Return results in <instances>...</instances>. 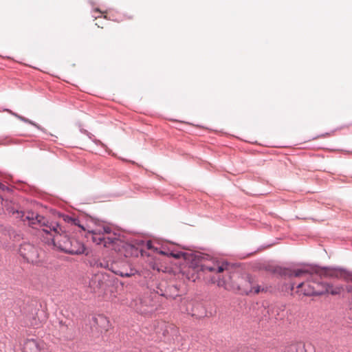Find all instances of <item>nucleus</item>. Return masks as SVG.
<instances>
[{"label": "nucleus", "mask_w": 352, "mask_h": 352, "mask_svg": "<svg viewBox=\"0 0 352 352\" xmlns=\"http://www.w3.org/2000/svg\"><path fill=\"white\" fill-rule=\"evenodd\" d=\"M201 269L203 272L213 273V276L211 277V282L217 284V286L223 287L226 289L235 288L241 289V287L236 285L233 280L235 274L234 268L231 264L212 258L202 264Z\"/></svg>", "instance_id": "1"}, {"label": "nucleus", "mask_w": 352, "mask_h": 352, "mask_svg": "<svg viewBox=\"0 0 352 352\" xmlns=\"http://www.w3.org/2000/svg\"><path fill=\"white\" fill-rule=\"evenodd\" d=\"M26 219L30 220L32 224L38 223L41 225L45 234L47 243L65 252V245H69L70 238L65 234V231L58 223L49 222L43 216L33 213L28 214Z\"/></svg>", "instance_id": "2"}, {"label": "nucleus", "mask_w": 352, "mask_h": 352, "mask_svg": "<svg viewBox=\"0 0 352 352\" xmlns=\"http://www.w3.org/2000/svg\"><path fill=\"white\" fill-rule=\"evenodd\" d=\"M278 273L285 277L300 276L303 274L318 275L322 278H333L352 282V272L342 268L307 266L301 269L280 268Z\"/></svg>", "instance_id": "3"}, {"label": "nucleus", "mask_w": 352, "mask_h": 352, "mask_svg": "<svg viewBox=\"0 0 352 352\" xmlns=\"http://www.w3.org/2000/svg\"><path fill=\"white\" fill-rule=\"evenodd\" d=\"M87 238L98 245L112 248L116 252H120V248L126 244L120 239V234H117L112 227L104 223H100L94 228L88 230Z\"/></svg>", "instance_id": "4"}, {"label": "nucleus", "mask_w": 352, "mask_h": 352, "mask_svg": "<svg viewBox=\"0 0 352 352\" xmlns=\"http://www.w3.org/2000/svg\"><path fill=\"white\" fill-rule=\"evenodd\" d=\"M111 272L122 277H130L137 273L136 270L125 261H116L111 263Z\"/></svg>", "instance_id": "5"}, {"label": "nucleus", "mask_w": 352, "mask_h": 352, "mask_svg": "<svg viewBox=\"0 0 352 352\" xmlns=\"http://www.w3.org/2000/svg\"><path fill=\"white\" fill-rule=\"evenodd\" d=\"M302 276H305L307 278V282L300 283L298 285L296 292L300 293L304 296H321L323 295V292H320V290H317L314 287H312L309 282L314 281V275L310 276L309 274H303ZM301 277V276H300Z\"/></svg>", "instance_id": "6"}, {"label": "nucleus", "mask_w": 352, "mask_h": 352, "mask_svg": "<svg viewBox=\"0 0 352 352\" xmlns=\"http://www.w3.org/2000/svg\"><path fill=\"white\" fill-rule=\"evenodd\" d=\"M19 254L28 262L34 263L38 258V252L36 248L30 243H23L21 245Z\"/></svg>", "instance_id": "7"}, {"label": "nucleus", "mask_w": 352, "mask_h": 352, "mask_svg": "<svg viewBox=\"0 0 352 352\" xmlns=\"http://www.w3.org/2000/svg\"><path fill=\"white\" fill-rule=\"evenodd\" d=\"M65 249L70 254H80L85 251L84 245L75 239H70L69 245H65Z\"/></svg>", "instance_id": "8"}, {"label": "nucleus", "mask_w": 352, "mask_h": 352, "mask_svg": "<svg viewBox=\"0 0 352 352\" xmlns=\"http://www.w3.org/2000/svg\"><path fill=\"white\" fill-rule=\"evenodd\" d=\"M24 352H39L43 349L41 343L34 339H28L23 344Z\"/></svg>", "instance_id": "9"}, {"label": "nucleus", "mask_w": 352, "mask_h": 352, "mask_svg": "<svg viewBox=\"0 0 352 352\" xmlns=\"http://www.w3.org/2000/svg\"><path fill=\"white\" fill-rule=\"evenodd\" d=\"M318 285H321L322 287V289L320 290V292H323V294H331V295H338L343 291L342 285L334 287L333 285L327 283H318Z\"/></svg>", "instance_id": "10"}, {"label": "nucleus", "mask_w": 352, "mask_h": 352, "mask_svg": "<svg viewBox=\"0 0 352 352\" xmlns=\"http://www.w3.org/2000/svg\"><path fill=\"white\" fill-rule=\"evenodd\" d=\"M102 274H96L92 276L89 283V287L91 292H96L102 286Z\"/></svg>", "instance_id": "11"}, {"label": "nucleus", "mask_w": 352, "mask_h": 352, "mask_svg": "<svg viewBox=\"0 0 352 352\" xmlns=\"http://www.w3.org/2000/svg\"><path fill=\"white\" fill-rule=\"evenodd\" d=\"M194 305L195 302L191 299L184 298L181 299L179 309L184 312L194 315Z\"/></svg>", "instance_id": "12"}, {"label": "nucleus", "mask_w": 352, "mask_h": 352, "mask_svg": "<svg viewBox=\"0 0 352 352\" xmlns=\"http://www.w3.org/2000/svg\"><path fill=\"white\" fill-rule=\"evenodd\" d=\"M96 322L105 331H107L110 324L108 318L104 316H99L98 318L96 319Z\"/></svg>", "instance_id": "13"}, {"label": "nucleus", "mask_w": 352, "mask_h": 352, "mask_svg": "<svg viewBox=\"0 0 352 352\" xmlns=\"http://www.w3.org/2000/svg\"><path fill=\"white\" fill-rule=\"evenodd\" d=\"M16 213L19 215L18 217H20L23 221H24V222L28 221L29 225H30L32 227L35 226V228H37L36 226H38L41 229V230L43 232V228L41 227L40 224H38V223H36V224H32L30 223V221L28 220V219H26L27 215L30 213H32V212H28L26 214H24L23 212H19L18 210H16ZM33 214H36V213H34V212H33ZM37 215H38V214H37Z\"/></svg>", "instance_id": "14"}, {"label": "nucleus", "mask_w": 352, "mask_h": 352, "mask_svg": "<svg viewBox=\"0 0 352 352\" xmlns=\"http://www.w3.org/2000/svg\"><path fill=\"white\" fill-rule=\"evenodd\" d=\"M63 220L66 223H67L72 226H77L79 228H80L82 230H85V228L80 224V221L76 218H74V217H69V216H65L63 217Z\"/></svg>", "instance_id": "15"}, {"label": "nucleus", "mask_w": 352, "mask_h": 352, "mask_svg": "<svg viewBox=\"0 0 352 352\" xmlns=\"http://www.w3.org/2000/svg\"><path fill=\"white\" fill-rule=\"evenodd\" d=\"M248 283L250 285V288L248 290V289H245V291L246 292L250 293H254V294H258L260 292V286L255 284L254 281L251 279L250 277H248Z\"/></svg>", "instance_id": "16"}, {"label": "nucleus", "mask_w": 352, "mask_h": 352, "mask_svg": "<svg viewBox=\"0 0 352 352\" xmlns=\"http://www.w3.org/2000/svg\"><path fill=\"white\" fill-rule=\"evenodd\" d=\"M160 253L161 254L170 256H172L175 258H179L184 256V253L182 252H174V251H170L169 250H162V251H160Z\"/></svg>", "instance_id": "17"}, {"label": "nucleus", "mask_w": 352, "mask_h": 352, "mask_svg": "<svg viewBox=\"0 0 352 352\" xmlns=\"http://www.w3.org/2000/svg\"><path fill=\"white\" fill-rule=\"evenodd\" d=\"M300 350H302L301 344L294 342L288 344L285 347V352H299Z\"/></svg>", "instance_id": "18"}, {"label": "nucleus", "mask_w": 352, "mask_h": 352, "mask_svg": "<svg viewBox=\"0 0 352 352\" xmlns=\"http://www.w3.org/2000/svg\"><path fill=\"white\" fill-rule=\"evenodd\" d=\"M111 262H109L107 261L103 260V261H100L97 262L96 265L98 267H101L107 269L111 271Z\"/></svg>", "instance_id": "19"}, {"label": "nucleus", "mask_w": 352, "mask_h": 352, "mask_svg": "<svg viewBox=\"0 0 352 352\" xmlns=\"http://www.w3.org/2000/svg\"><path fill=\"white\" fill-rule=\"evenodd\" d=\"M38 324V320L36 318V316H33L32 320H30L29 322H27V325L29 326H36Z\"/></svg>", "instance_id": "20"}, {"label": "nucleus", "mask_w": 352, "mask_h": 352, "mask_svg": "<svg viewBox=\"0 0 352 352\" xmlns=\"http://www.w3.org/2000/svg\"><path fill=\"white\" fill-rule=\"evenodd\" d=\"M6 188V186L0 182V190H5Z\"/></svg>", "instance_id": "21"}, {"label": "nucleus", "mask_w": 352, "mask_h": 352, "mask_svg": "<svg viewBox=\"0 0 352 352\" xmlns=\"http://www.w3.org/2000/svg\"><path fill=\"white\" fill-rule=\"evenodd\" d=\"M347 290H348V292H351V287H347Z\"/></svg>", "instance_id": "22"}, {"label": "nucleus", "mask_w": 352, "mask_h": 352, "mask_svg": "<svg viewBox=\"0 0 352 352\" xmlns=\"http://www.w3.org/2000/svg\"><path fill=\"white\" fill-rule=\"evenodd\" d=\"M167 298H175L174 297H172L171 296H166Z\"/></svg>", "instance_id": "23"}, {"label": "nucleus", "mask_w": 352, "mask_h": 352, "mask_svg": "<svg viewBox=\"0 0 352 352\" xmlns=\"http://www.w3.org/2000/svg\"><path fill=\"white\" fill-rule=\"evenodd\" d=\"M291 289H292V290H293V289H294V285H292Z\"/></svg>", "instance_id": "24"}]
</instances>
